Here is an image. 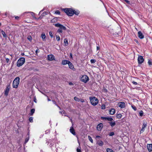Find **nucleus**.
Returning <instances> with one entry per match:
<instances>
[{
	"mask_svg": "<svg viewBox=\"0 0 152 152\" xmlns=\"http://www.w3.org/2000/svg\"><path fill=\"white\" fill-rule=\"evenodd\" d=\"M55 13L56 14H59V15L60 14V12L59 11H58V10H56L55 12Z\"/></svg>",
	"mask_w": 152,
	"mask_h": 152,
	"instance_id": "obj_42",
	"label": "nucleus"
},
{
	"mask_svg": "<svg viewBox=\"0 0 152 152\" xmlns=\"http://www.w3.org/2000/svg\"><path fill=\"white\" fill-rule=\"evenodd\" d=\"M20 78L19 77H17L13 81L12 86L13 88H17L18 87L20 82Z\"/></svg>",
	"mask_w": 152,
	"mask_h": 152,
	"instance_id": "obj_2",
	"label": "nucleus"
},
{
	"mask_svg": "<svg viewBox=\"0 0 152 152\" xmlns=\"http://www.w3.org/2000/svg\"><path fill=\"white\" fill-rule=\"evenodd\" d=\"M101 137L100 136H99L97 135L96 136V138H99Z\"/></svg>",
	"mask_w": 152,
	"mask_h": 152,
	"instance_id": "obj_52",
	"label": "nucleus"
},
{
	"mask_svg": "<svg viewBox=\"0 0 152 152\" xmlns=\"http://www.w3.org/2000/svg\"><path fill=\"white\" fill-rule=\"evenodd\" d=\"M6 60L7 62V63H8L9 61V59L8 58H6Z\"/></svg>",
	"mask_w": 152,
	"mask_h": 152,
	"instance_id": "obj_49",
	"label": "nucleus"
},
{
	"mask_svg": "<svg viewBox=\"0 0 152 152\" xmlns=\"http://www.w3.org/2000/svg\"><path fill=\"white\" fill-rule=\"evenodd\" d=\"M115 113V110L113 108H112L110 110V114L113 115Z\"/></svg>",
	"mask_w": 152,
	"mask_h": 152,
	"instance_id": "obj_17",
	"label": "nucleus"
},
{
	"mask_svg": "<svg viewBox=\"0 0 152 152\" xmlns=\"http://www.w3.org/2000/svg\"><path fill=\"white\" fill-rule=\"evenodd\" d=\"M10 86V85H8L7 86L6 88L4 91V95L6 96H7L8 95L9 92V91Z\"/></svg>",
	"mask_w": 152,
	"mask_h": 152,
	"instance_id": "obj_8",
	"label": "nucleus"
},
{
	"mask_svg": "<svg viewBox=\"0 0 152 152\" xmlns=\"http://www.w3.org/2000/svg\"><path fill=\"white\" fill-rule=\"evenodd\" d=\"M64 42L65 46H67L68 45V41L66 39H64Z\"/></svg>",
	"mask_w": 152,
	"mask_h": 152,
	"instance_id": "obj_22",
	"label": "nucleus"
},
{
	"mask_svg": "<svg viewBox=\"0 0 152 152\" xmlns=\"http://www.w3.org/2000/svg\"><path fill=\"white\" fill-rule=\"evenodd\" d=\"M70 132L74 135H75L76 134L74 129L72 127H71L70 129Z\"/></svg>",
	"mask_w": 152,
	"mask_h": 152,
	"instance_id": "obj_16",
	"label": "nucleus"
},
{
	"mask_svg": "<svg viewBox=\"0 0 152 152\" xmlns=\"http://www.w3.org/2000/svg\"><path fill=\"white\" fill-rule=\"evenodd\" d=\"M81 80L84 83H86L89 80L88 77L86 75H84L81 77Z\"/></svg>",
	"mask_w": 152,
	"mask_h": 152,
	"instance_id": "obj_5",
	"label": "nucleus"
},
{
	"mask_svg": "<svg viewBox=\"0 0 152 152\" xmlns=\"http://www.w3.org/2000/svg\"><path fill=\"white\" fill-rule=\"evenodd\" d=\"M118 106L121 108H124L125 107V104L124 102H120L118 104Z\"/></svg>",
	"mask_w": 152,
	"mask_h": 152,
	"instance_id": "obj_10",
	"label": "nucleus"
},
{
	"mask_svg": "<svg viewBox=\"0 0 152 152\" xmlns=\"http://www.w3.org/2000/svg\"><path fill=\"white\" fill-rule=\"evenodd\" d=\"M80 101L81 102H85V101L83 99H80Z\"/></svg>",
	"mask_w": 152,
	"mask_h": 152,
	"instance_id": "obj_47",
	"label": "nucleus"
},
{
	"mask_svg": "<svg viewBox=\"0 0 152 152\" xmlns=\"http://www.w3.org/2000/svg\"><path fill=\"white\" fill-rule=\"evenodd\" d=\"M100 49V48L99 46H97L96 47V49L97 50H99Z\"/></svg>",
	"mask_w": 152,
	"mask_h": 152,
	"instance_id": "obj_51",
	"label": "nucleus"
},
{
	"mask_svg": "<svg viewBox=\"0 0 152 152\" xmlns=\"http://www.w3.org/2000/svg\"><path fill=\"white\" fill-rule=\"evenodd\" d=\"M56 39L58 41H59L60 40V37L59 36L56 35Z\"/></svg>",
	"mask_w": 152,
	"mask_h": 152,
	"instance_id": "obj_32",
	"label": "nucleus"
},
{
	"mask_svg": "<svg viewBox=\"0 0 152 152\" xmlns=\"http://www.w3.org/2000/svg\"><path fill=\"white\" fill-rule=\"evenodd\" d=\"M143 112L142 111V110L140 111L139 112L140 115V116L142 117L143 115Z\"/></svg>",
	"mask_w": 152,
	"mask_h": 152,
	"instance_id": "obj_33",
	"label": "nucleus"
},
{
	"mask_svg": "<svg viewBox=\"0 0 152 152\" xmlns=\"http://www.w3.org/2000/svg\"><path fill=\"white\" fill-rule=\"evenodd\" d=\"M25 62V59L23 58H19L17 63V66L20 67L22 66Z\"/></svg>",
	"mask_w": 152,
	"mask_h": 152,
	"instance_id": "obj_4",
	"label": "nucleus"
},
{
	"mask_svg": "<svg viewBox=\"0 0 152 152\" xmlns=\"http://www.w3.org/2000/svg\"><path fill=\"white\" fill-rule=\"evenodd\" d=\"M48 101H50L51 100L50 99H49V98H48Z\"/></svg>",
	"mask_w": 152,
	"mask_h": 152,
	"instance_id": "obj_57",
	"label": "nucleus"
},
{
	"mask_svg": "<svg viewBox=\"0 0 152 152\" xmlns=\"http://www.w3.org/2000/svg\"><path fill=\"white\" fill-rule=\"evenodd\" d=\"M63 10L68 16H72L74 14L73 10L70 8H66L63 9Z\"/></svg>",
	"mask_w": 152,
	"mask_h": 152,
	"instance_id": "obj_1",
	"label": "nucleus"
},
{
	"mask_svg": "<svg viewBox=\"0 0 152 152\" xmlns=\"http://www.w3.org/2000/svg\"><path fill=\"white\" fill-rule=\"evenodd\" d=\"M68 64L69 66L70 69H72L74 68V66L73 65V64L70 61L69 63H68Z\"/></svg>",
	"mask_w": 152,
	"mask_h": 152,
	"instance_id": "obj_19",
	"label": "nucleus"
},
{
	"mask_svg": "<svg viewBox=\"0 0 152 152\" xmlns=\"http://www.w3.org/2000/svg\"><path fill=\"white\" fill-rule=\"evenodd\" d=\"M91 63H94L96 61L95 59H91L90 61Z\"/></svg>",
	"mask_w": 152,
	"mask_h": 152,
	"instance_id": "obj_31",
	"label": "nucleus"
},
{
	"mask_svg": "<svg viewBox=\"0 0 152 152\" xmlns=\"http://www.w3.org/2000/svg\"><path fill=\"white\" fill-rule=\"evenodd\" d=\"M41 37L43 40H45V39L46 38V36L45 33H43L42 34Z\"/></svg>",
	"mask_w": 152,
	"mask_h": 152,
	"instance_id": "obj_21",
	"label": "nucleus"
},
{
	"mask_svg": "<svg viewBox=\"0 0 152 152\" xmlns=\"http://www.w3.org/2000/svg\"><path fill=\"white\" fill-rule=\"evenodd\" d=\"M138 37L142 39L144 38V36L141 31L138 32Z\"/></svg>",
	"mask_w": 152,
	"mask_h": 152,
	"instance_id": "obj_14",
	"label": "nucleus"
},
{
	"mask_svg": "<svg viewBox=\"0 0 152 152\" xmlns=\"http://www.w3.org/2000/svg\"><path fill=\"white\" fill-rule=\"evenodd\" d=\"M101 108L102 109H104L105 108V105L104 104H102L101 106Z\"/></svg>",
	"mask_w": 152,
	"mask_h": 152,
	"instance_id": "obj_39",
	"label": "nucleus"
},
{
	"mask_svg": "<svg viewBox=\"0 0 152 152\" xmlns=\"http://www.w3.org/2000/svg\"><path fill=\"white\" fill-rule=\"evenodd\" d=\"M109 123L112 127L114 126L115 125V121L112 122V121L109 122Z\"/></svg>",
	"mask_w": 152,
	"mask_h": 152,
	"instance_id": "obj_20",
	"label": "nucleus"
},
{
	"mask_svg": "<svg viewBox=\"0 0 152 152\" xmlns=\"http://www.w3.org/2000/svg\"><path fill=\"white\" fill-rule=\"evenodd\" d=\"M22 56H23V55H24V53H22Z\"/></svg>",
	"mask_w": 152,
	"mask_h": 152,
	"instance_id": "obj_59",
	"label": "nucleus"
},
{
	"mask_svg": "<svg viewBox=\"0 0 152 152\" xmlns=\"http://www.w3.org/2000/svg\"><path fill=\"white\" fill-rule=\"evenodd\" d=\"M106 118H107V117H101V118L102 119L105 120H107Z\"/></svg>",
	"mask_w": 152,
	"mask_h": 152,
	"instance_id": "obj_45",
	"label": "nucleus"
},
{
	"mask_svg": "<svg viewBox=\"0 0 152 152\" xmlns=\"http://www.w3.org/2000/svg\"><path fill=\"white\" fill-rule=\"evenodd\" d=\"M89 99L91 104L93 106L96 105L98 103V99L95 97H90Z\"/></svg>",
	"mask_w": 152,
	"mask_h": 152,
	"instance_id": "obj_3",
	"label": "nucleus"
},
{
	"mask_svg": "<svg viewBox=\"0 0 152 152\" xmlns=\"http://www.w3.org/2000/svg\"><path fill=\"white\" fill-rule=\"evenodd\" d=\"M114 133L113 132H110L109 134V136H113L114 135Z\"/></svg>",
	"mask_w": 152,
	"mask_h": 152,
	"instance_id": "obj_41",
	"label": "nucleus"
},
{
	"mask_svg": "<svg viewBox=\"0 0 152 152\" xmlns=\"http://www.w3.org/2000/svg\"><path fill=\"white\" fill-rule=\"evenodd\" d=\"M103 127V124L102 123H100L98 124L97 126V129L98 131H101Z\"/></svg>",
	"mask_w": 152,
	"mask_h": 152,
	"instance_id": "obj_11",
	"label": "nucleus"
},
{
	"mask_svg": "<svg viewBox=\"0 0 152 152\" xmlns=\"http://www.w3.org/2000/svg\"><path fill=\"white\" fill-rule=\"evenodd\" d=\"M49 33V35L50 36V37H53V35L52 33V32L50 31Z\"/></svg>",
	"mask_w": 152,
	"mask_h": 152,
	"instance_id": "obj_43",
	"label": "nucleus"
},
{
	"mask_svg": "<svg viewBox=\"0 0 152 152\" xmlns=\"http://www.w3.org/2000/svg\"><path fill=\"white\" fill-rule=\"evenodd\" d=\"M148 64L150 65H152V62L150 60L148 61Z\"/></svg>",
	"mask_w": 152,
	"mask_h": 152,
	"instance_id": "obj_44",
	"label": "nucleus"
},
{
	"mask_svg": "<svg viewBox=\"0 0 152 152\" xmlns=\"http://www.w3.org/2000/svg\"><path fill=\"white\" fill-rule=\"evenodd\" d=\"M144 59L143 57L142 56H138V61L139 64H141L144 61Z\"/></svg>",
	"mask_w": 152,
	"mask_h": 152,
	"instance_id": "obj_9",
	"label": "nucleus"
},
{
	"mask_svg": "<svg viewBox=\"0 0 152 152\" xmlns=\"http://www.w3.org/2000/svg\"><path fill=\"white\" fill-rule=\"evenodd\" d=\"M70 58H72V53H70Z\"/></svg>",
	"mask_w": 152,
	"mask_h": 152,
	"instance_id": "obj_53",
	"label": "nucleus"
},
{
	"mask_svg": "<svg viewBox=\"0 0 152 152\" xmlns=\"http://www.w3.org/2000/svg\"><path fill=\"white\" fill-rule=\"evenodd\" d=\"M69 85H73V84L72 83H71V82H70V83H69Z\"/></svg>",
	"mask_w": 152,
	"mask_h": 152,
	"instance_id": "obj_55",
	"label": "nucleus"
},
{
	"mask_svg": "<svg viewBox=\"0 0 152 152\" xmlns=\"http://www.w3.org/2000/svg\"><path fill=\"white\" fill-rule=\"evenodd\" d=\"M97 144L100 146H102L103 145V142L101 140H99L97 142Z\"/></svg>",
	"mask_w": 152,
	"mask_h": 152,
	"instance_id": "obj_18",
	"label": "nucleus"
},
{
	"mask_svg": "<svg viewBox=\"0 0 152 152\" xmlns=\"http://www.w3.org/2000/svg\"><path fill=\"white\" fill-rule=\"evenodd\" d=\"M37 50H36V53H37Z\"/></svg>",
	"mask_w": 152,
	"mask_h": 152,
	"instance_id": "obj_60",
	"label": "nucleus"
},
{
	"mask_svg": "<svg viewBox=\"0 0 152 152\" xmlns=\"http://www.w3.org/2000/svg\"><path fill=\"white\" fill-rule=\"evenodd\" d=\"M34 100L35 102L37 103V101H36V99L35 98L34 99Z\"/></svg>",
	"mask_w": 152,
	"mask_h": 152,
	"instance_id": "obj_54",
	"label": "nucleus"
},
{
	"mask_svg": "<svg viewBox=\"0 0 152 152\" xmlns=\"http://www.w3.org/2000/svg\"><path fill=\"white\" fill-rule=\"evenodd\" d=\"M28 13H30L31 14V15L32 16H34V13L32 12H25L24 14H26Z\"/></svg>",
	"mask_w": 152,
	"mask_h": 152,
	"instance_id": "obj_34",
	"label": "nucleus"
},
{
	"mask_svg": "<svg viewBox=\"0 0 152 152\" xmlns=\"http://www.w3.org/2000/svg\"><path fill=\"white\" fill-rule=\"evenodd\" d=\"M1 33H2V34L3 36V37H7V36L5 34V32L3 31H1Z\"/></svg>",
	"mask_w": 152,
	"mask_h": 152,
	"instance_id": "obj_24",
	"label": "nucleus"
},
{
	"mask_svg": "<svg viewBox=\"0 0 152 152\" xmlns=\"http://www.w3.org/2000/svg\"><path fill=\"white\" fill-rule=\"evenodd\" d=\"M80 148H77V152H81V148L80 147Z\"/></svg>",
	"mask_w": 152,
	"mask_h": 152,
	"instance_id": "obj_38",
	"label": "nucleus"
},
{
	"mask_svg": "<svg viewBox=\"0 0 152 152\" xmlns=\"http://www.w3.org/2000/svg\"><path fill=\"white\" fill-rule=\"evenodd\" d=\"M48 59L49 61L54 60V56L53 55H49L48 56Z\"/></svg>",
	"mask_w": 152,
	"mask_h": 152,
	"instance_id": "obj_12",
	"label": "nucleus"
},
{
	"mask_svg": "<svg viewBox=\"0 0 152 152\" xmlns=\"http://www.w3.org/2000/svg\"><path fill=\"white\" fill-rule=\"evenodd\" d=\"M132 82L134 85H137V84L136 82H135L134 81H133Z\"/></svg>",
	"mask_w": 152,
	"mask_h": 152,
	"instance_id": "obj_46",
	"label": "nucleus"
},
{
	"mask_svg": "<svg viewBox=\"0 0 152 152\" xmlns=\"http://www.w3.org/2000/svg\"><path fill=\"white\" fill-rule=\"evenodd\" d=\"M29 140V138H26L25 140V142H27Z\"/></svg>",
	"mask_w": 152,
	"mask_h": 152,
	"instance_id": "obj_48",
	"label": "nucleus"
},
{
	"mask_svg": "<svg viewBox=\"0 0 152 152\" xmlns=\"http://www.w3.org/2000/svg\"><path fill=\"white\" fill-rule=\"evenodd\" d=\"M15 18L16 20H18L19 18V17L18 16H16L15 17Z\"/></svg>",
	"mask_w": 152,
	"mask_h": 152,
	"instance_id": "obj_50",
	"label": "nucleus"
},
{
	"mask_svg": "<svg viewBox=\"0 0 152 152\" xmlns=\"http://www.w3.org/2000/svg\"><path fill=\"white\" fill-rule=\"evenodd\" d=\"M106 119L107 120H108L110 121H112L113 120V119L111 117H107Z\"/></svg>",
	"mask_w": 152,
	"mask_h": 152,
	"instance_id": "obj_26",
	"label": "nucleus"
},
{
	"mask_svg": "<svg viewBox=\"0 0 152 152\" xmlns=\"http://www.w3.org/2000/svg\"><path fill=\"white\" fill-rule=\"evenodd\" d=\"M59 113H61V114H62V112H59Z\"/></svg>",
	"mask_w": 152,
	"mask_h": 152,
	"instance_id": "obj_58",
	"label": "nucleus"
},
{
	"mask_svg": "<svg viewBox=\"0 0 152 152\" xmlns=\"http://www.w3.org/2000/svg\"><path fill=\"white\" fill-rule=\"evenodd\" d=\"M70 121L72 123V119H71V118H70Z\"/></svg>",
	"mask_w": 152,
	"mask_h": 152,
	"instance_id": "obj_56",
	"label": "nucleus"
},
{
	"mask_svg": "<svg viewBox=\"0 0 152 152\" xmlns=\"http://www.w3.org/2000/svg\"><path fill=\"white\" fill-rule=\"evenodd\" d=\"M122 115L120 114H117L116 115V117L118 119H120Z\"/></svg>",
	"mask_w": 152,
	"mask_h": 152,
	"instance_id": "obj_28",
	"label": "nucleus"
},
{
	"mask_svg": "<svg viewBox=\"0 0 152 152\" xmlns=\"http://www.w3.org/2000/svg\"><path fill=\"white\" fill-rule=\"evenodd\" d=\"M131 107H132V109L135 111H136V110L137 108H136V107L134 106L133 105H132Z\"/></svg>",
	"mask_w": 152,
	"mask_h": 152,
	"instance_id": "obj_36",
	"label": "nucleus"
},
{
	"mask_svg": "<svg viewBox=\"0 0 152 152\" xmlns=\"http://www.w3.org/2000/svg\"><path fill=\"white\" fill-rule=\"evenodd\" d=\"M147 147L149 152L152 151V144H147Z\"/></svg>",
	"mask_w": 152,
	"mask_h": 152,
	"instance_id": "obj_13",
	"label": "nucleus"
},
{
	"mask_svg": "<svg viewBox=\"0 0 152 152\" xmlns=\"http://www.w3.org/2000/svg\"><path fill=\"white\" fill-rule=\"evenodd\" d=\"M106 151L107 152H113V151L110 148H107L106 149Z\"/></svg>",
	"mask_w": 152,
	"mask_h": 152,
	"instance_id": "obj_29",
	"label": "nucleus"
},
{
	"mask_svg": "<svg viewBox=\"0 0 152 152\" xmlns=\"http://www.w3.org/2000/svg\"><path fill=\"white\" fill-rule=\"evenodd\" d=\"M35 111V109H32L31 110V113L30 115H32L33 113H34Z\"/></svg>",
	"mask_w": 152,
	"mask_h": 152,
	"instance_id": "obj_23",
	"label": "nucleus"
},
{
	"mask_svg": "<svg viewBox=\"0 0 152 152\" xmlns=\"http://www.w3.org/2000/svg\"><path fill=\"white\" fill-rule=\"evenodd\" d=\"M69 61L67 60H64L62 61L61 64L63 65H66L67 64H68L69 63Z\"/></svg>",
	"mask_w": 152,
	"mask_h": 152,
	"instance_id": "obj_15",
	"label": "nucleus"
},
{
	"mask_svg": "<svg viewBox=\"0 0 152 152\" xmlns=\"http://www.w3.org/2000/svg\"><path fill=\"white\" fill-rule=\"evenodd\" d=\"M1 23H0V26H1Z\"/></svg>",
	"mask_w": 152,
	"mask_h": 152,
	"instance_id": "obj_61",
	"label": "nucleus"
},
{
	"mask_svg": "<svg viewBox=\"0 0 152 152\" xmlns=\"http://www.w3.org/2000/svg\"><path fill=\"white\" fill-rule=\"evenodd\" d=\"M74 100L77 102H79L80 101V99L78 98L77 96H75L74 98Z\"/></svg>",
	"mask_w": 152,
	"mask_h": 152,
	"instance_id": "obj_27",
	"label": "nucleus"
},
{
	"mask_svg": "<svg viewBox=\"0 0 152 152\" xmlns=\"http://www.w3.org/2000/svg\"><path fill=\"white\" fill-rule=\"evenodd\" d=\"M55 26L56 27H59V28L62 30H65L66 29V28L65 27L59 23L55 24Z\"/></svg>",
	"mask_w": 152,
	"mask_h": 152,
	"instance_id": "obj_6",
	"label": "nucleus"
},
{
	"mask_svg": "<svg viewBox=\"0 0 152 152\" xmlns=\"http://www.w3.org/2000/svg\"><path fill=\"white\" fill-rule=\"evenodd\" d=\"M88 138L90 141L92 143H93V140L92 139V138L90 136H88Z\"/></svg>",
	"mask_w": 152,
	"mask_h": 152,
	"instance_id": "obj_25",
	"label": "nucleus"
},
{
	"mask_svg": "<svg viewBox=\"0 0 152 152\" xmlns=\"http://www.w3.org/2000/svg\"><path fill=\"white\" fill-rule=\"evenodd\" d=\"M57 32L58 33H62L63 32V30L61 29L60 28H59L57 31Z\"/></svg>",
	"mask_w": 152,
	"mask_h": 152,
	"instance_id": "obj_35",
	"label": "nucleus"
},
{
	"mask_svg": "<svg viewBox=\"0 0 152 152\" xmlns=\"http://www.w3.org/2000/svg\"><path fill=\"white\" fill-rule=\"evenodd\" d=\"M147 126V123L146 122L144 121L143 122V125L142 126V129H141L140 133H142L144 131V129Z\"/></svg>",
	"mask_w": 152,
	"mask_h": 152,
	"instance_id": "obj_7",
	"label": "nucleus"
},
{
	"mask_svg": "<svg viewBox=\"0 0 152 152\" xmlns=\"http://www.w3.org/2000/svg\"><path fill=\"white\" fill-rule=\"evenodd\" d=\"M28 39L30 41H31V36H29L28 37Z\"/></svg>",
	"mask_w": 152,
	"mask_h": 152,
	"instance_id": "obj_40",
	"label": "nucleus"
},
{
	"mask_svg": "<svg viewBox=\"0 0 152 152\" xmlns=\"http://www.w3.org/2000/svg\"><path fill=\"white\" fill-rule=\"evenodd\" d=\"M33 118L32 117H30V118H29V121L30 122H33Z\"/></svg>",
	"mask_w": 152,
	"mask_h": 152,
	"instance_id": "obj_37",
	"label": "nucleus"
},
{
	"mask_svg": "<svg viewBox=\"0 0 152 152\" xmlns=\"http://www.w3.org/2000/svg\"><path fill=\"white\" fill-rule=\"evenodd\" d=\"M73 12H74V14H75L76 15H78L79 14V12L78 11H76L73 10Z\"/></svg>",
	"mask_w": 152,
	"mask_h": 152,
	"instance_id": "obj_30",
	"label": "nucleus"
}]
</instances>
